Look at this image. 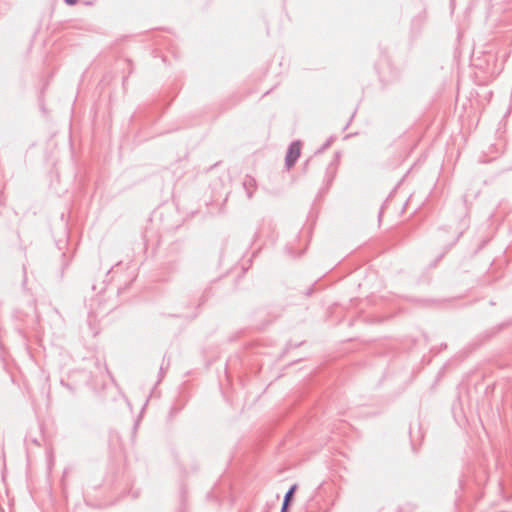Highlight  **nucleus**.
I'll return each mask as SVG.
<instances>
[{
  "label": "nucleus",
  "mask_w": 512,
  "mask_h": 512,
  "mask_svg": "<svg viewBox=\"0 0 512 512\" xmlns=\"http://www.w3.org/2000/svg\"><path fill=\"white\" fill-rule=\"evenodd\" d=\"M301 154V145L299 142H294L290 145L286 155V165L291 168Z\"/></svg>",
  "instance_id": "f257e3e1"
},
{
  "label": "nucleus",
  "mask_w": 512,
  "mask_h": 512,
  "mask_svg": "<svg viewBox=\"0 0 512 512\" xmlns=\"http://www.w3.org/2000/svg\"><path fill=\"white\" fill-rule=\"evenodd\" d=\"M295 490H296V485L292 486L290 488V490L286 493L284 504H283V512L286 510Z\"/></svg>",
  "instance_id": "f03ea898"
},
{
  "label": "nucleus",
  "mask_w": 512,
  "mask_h": 512,
  "mask_svg": "<svg viewBox=\"0 0 512 512\" xmlns=\"http://www.w3.org/2000/svg\"><path fill=\"white\" fill-rule=\"evenodd\" d=\"M65 2H66L68 5H74V4H76L77 0H65Z\"/></svg>",
  "instance_id": "7ed1b4c3"
}]
</instances>
